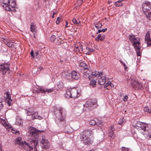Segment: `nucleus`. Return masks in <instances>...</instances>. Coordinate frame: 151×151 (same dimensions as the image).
<instances>
[{
	"mask_svg": "<svg viewBox=\"0 0 151 151\" xmlns=\"http://www.w3.org/2000/svg\"><path fill=\"white\" fill-rule=\"evenodd\" d=\"M22 138L21 137H19L16 138V141L15 142L16 144H19V145L23 146L25 147V148H27L28 146L30 147L29 146V144L26 142L25 141H21Z\"/></svg>",
	"mask_w": 151,
	"mask_h": 151,
	"instance_id": "9",
	"label": "nucleus"
},
{
	"mask_svg": "<svg viewBox=\"0 0 151 151\" xmlns=\"http://www.w3.org/2000/svg\"><path fill=\"white\" fill-rule=\"evenodd\" d=\"M119 62H120V63H122V64H123V63H124L123 62V61H122V60H119Z\"/></svg>",
	"mask_w": 151,
	"mask_h": 151,
	"instance_id": "60",
	"label": "nucleus"
},
{
	"mask_svg": "<svg viewBox=\"0 0 151 151\" xmlns=\"http://www.w3.org/2000/svg\"><path fill=\"white\" fill-rule=\"evenodd\" d=\"M42 131H43L37 130L35 128H33L30 131V133L32 134L33 138L30 144H29L30 147L29 146H28L25 149L29 150L34 149V150L36 151H42L43 148L41 144L40 146L38 144L39 139L38 134Z\"/></svg>",
	"mask_w": 151,
	"mask_h": 151,
	"instance_id": "1",
	"label": "nucleus"
},
{
	"mask_svg": "<svg viewBox=\"0 0 151 151\" xmlns=\"http://www.w3.org/2000/svg\"><path fill=\"white\" fill-rule=\"evenodd\" d=\"M80 77V76L79 73L75 70L71 72V78H72L76 80H77L79 79Z\"/></svg>",
	"mask_w": 151,
	"mask_h": 151,
	"instance_id": "16",
	"label": "nucleus"
},
{
	"mask_svg": "<svg viewBox=\"0 0 151 151\" xmlns=\"http://www.w3.org/2000/svg\"><path fill=\"white\" fill-rule=\"evenodd\" d=\"M2 151V150H1V151Z\"/></svg>",
	"mask_w": 151,
	"mask_h": 151,
	"instance_id": "64",
	"label": "nucleus"
},
{
	"mask_svg": "<svg viewBox=\"0 0 151 151\" xmlns=\"http://www.w3.org/2000/svg\"><path fill=\"white\" fill-rule=\"evenodd\" d=\"M123 64L124 66L125 67V69H126V68H127V67H126L125 64L124 63H123Z\"/></svg>",
	"mask_w": 151,
	"mask_h": 151,
	"instance_id": "57",
	"label": "nucleus"
},
{
	"mask_svg": "<svg viewBox=\"0 0 151 151\" xmlns=\"http://www.w3.org/2000/svg\"><path fill=\"white\" fill-rule=\"evenodd\" d=\"M150 35L149 32H147L145 35V41H147L151 40L150 37Z\"/></svg>",
	"mask_w": 151,
	"mask_h": 151,
	"instance_id": "34",
	"label": "nucleus"
},
{
	"mask_svg": "<svg viewBox=\"0 0 151 151\" xmlns=\"http://www.w3.org/2000/svg\"><path fill=\"white\" fill-rule=\"evenodd\" d=\"M36 33V32H35V33H34V37L35 38H36V35H35V34Z\"/></svg>",
	"mask_w": 151,
	"mask_h": 151,
	"instance_id": "58",
	"label": "nucleus"
},
{
	"mask_svg": "<svg viewBox=\"0 0 151 151\" xmlns=\"http://www.w3.org/2000/svg\"><path fill=\"white\" fill-rule=\"evenodd\" d=\"M134 35H130L129 36V40L131 41V42H132L134 41L133 40V38L134 37Z\"/></svg>",
	"mask_w": 151,
	"mask_h": 151,
	"instance_id": "46",
	"label": "nucleus"
},
{
	"mask_svg": "<svg viewBox=\"0 0 151 151\" xmlns=\"http://www.w3.org/2000/svg\"><path fill=\"white\" fill-rule=\"evenodd\" d=\"M91 81V82L89 83L90 85L92 86L93 87H94L96 86V79H89Z\"/></svg>",
	"mask_w": 151,
	"mask_h": 151,
	"instance_id": "25",
	"label": "nucleus"
},
{
	"mask_svg": "<svg viewBox=\"0 0 151 151\" xmlns=\"http://www.w3.org/2000/svg\"><path fill=\"white\" fill-rule=\"evenodd\" d=\"M6 7L5 9L7 11H11L12 12L14 11L15 10V7H11L9 6H6Z\"/></svg>",
	"mask_w": 151,
	"mask_h": 151,
	"instance_id": "33",
	"label": "nucleus"
},
{
	"mask_svg": "<svg viewBox=\"0 0 151 151\" xmlns=\"http://www.w3.org/2000/svg\"><path fill=\"white\" fill-rule=\"evenodd\" d=\"M109 81L108 83H106L104 85V88H106L107 89L109 90L110 89V88H109Z\"/></svg>",
	"mask_w": 151,
	"mask_h": 151,
	"instance_id": "43",
	"label": "nucleus"
},
{
	"mask_svg": "<svg viewBox=\"0 0 151 151\" xmlns=\"http://www.w3.org/2000/svg\"><path fill=\"white\" fill-rule=\"evenodd\" d=\"M69 26L68 25V23L67 22V21H66V24H65V27H68Z\"/></svg>",
	"mask_w": 151,
	"mask_h": 151,
	"instance_id": "56",
	"label": "nucleus"
},
{
	"mask_svg": "<svg viewBox=\"0 0 151 151\" xmlns=\"http://www.w3.org/2000/svg\"><path fill=\"white\" fill-rule=\"evenodd\" d=\"M102 72H91L87 70L84 72L83 73V77L85 78H88L89 79H96L95 78L98 76H101L103 75Z\"/></svg>",
	"mask_w": 151,
	"mask_h": 151,
	"instance_id": "5",
	"label": "nucleus"
},
{
	"mask_svg": "<svg viewBox=\"0 0 151 151\" xmlns=\"http://www.w3.org/2000/svg\"><path fill=\"white\" fill-rule=\"evenodd\" d=\"M136 126L138 127V129L140 130H142L145 131L146 130V127L142 122H139L136 123Z\"/></svg>",
	"mask_w": 151,
	"mask_h": 151,
	"instance_id": "17",
	"label": "nucleus"
},
{
	"mask_svg": "<svg viewBox=\"0 0 151 151\" xmlns=\"http://www.w3.org/2000/svg\"><path fill=\"white\" fill-rule=\"evenodd\" d=\"M63 109L60 108L59 111V115L56 114L57 116L55 118V121L62 130L61 132L69 133L72 131L71 127L69 125H66L65 118L63 115Z\"/></svg>",
	"mask_w": 151,
	"mask_h": 151,
	"instance_id": "2",
	"label": "nucleus"
},
{
	"mask_svg": "<svg viewBox=\"0 0 151 151\" xmlns=\"http://www.w3.org/2000/svg\"><path fill=\"white\" fill-rule=\"evenodd\" d=\"M131 86L133 88L136 90H142L143 89V86L140 83L137 81L132 83Z\"/></svg>",
	"mask_w": 151,
	"mask_h": 151,
	"instance_id": "10",
	"label": "nucleus"
},
{
	"mask_svg": "<svg viewBox=\"0 0 151 151\" xmlns=\"http://www.w3.org/2000/svg\"><path fill=\"white\" fill-rule=\"evenodd\" d=\"M62 76L63 77L69 79L71 78V71L68 70H65L62 73Z\"/></svg>",
	"mask_w": 151,
	"mask_h": 151,
	"instance_id": "13",
	"label": "nucleus"
},
{
	"mask_svg": "<svg viewBox=\"0 0 151 151\" xmlns=\"http://www.w3.org/2000/svg\"><path fill=\"white\" fill-rule=\"evenodd\" d=\"M106 82V77L104 76H102L99 78L98 81V84L100 85H103Z\"/></svg>",
	"mask_w": 151,
	"mask_h": 151,
	"instance_id": "18",
	"label": "nucleus"
},
{
	"mask_svg": "<svg viewBox=\"0 0 151 151\" xmlns=\"http://www.w3.org/2000/svg\"><path fill=\"white\" fill-rule=\"evenodd\" d=\"M41 144L42 148L47 149L49 147V143L47 139H43L41 141Z\"/></svg>",
	"mask_w": 151,
	"mask_h": 151,
	"instance_id": "14",
	"label": "nucleus"
},
{
	"mask_svg": "<svg viewBox=\"0 0 151 151\" xmlns=\"http://www.w3.org/2000/svg\"><path fill=\"white\" fill-rule=\"evenodd\" d=\"M146 130H145V131L143 130V131L141 132L142 134L145 137H147V132L146 131Z\"/></svg>",
	"mask_w": 151,
	"mask_h": 151,
	"instance_id": "44",
	"label": "nucleus"
},
{
	"mask_svg": "<svg viewBox=\"0 0 151 151\" xmlns=\"http://www.w3.org/2000/svg\"><path fill=\"white\" fill-rule=\"evenodd\" d=\"M86 49L88 50V51L86 53V54L88 55H90L91 52H93L94 51V50H93V49L91 48L86 47Z\"/></svg>",
	"mask_w": 151,
	"mask_h": 151,
	"instance_id": "37",
	"label": "nucleus"
},
{
	"mask_svg": "<svg viewBox=\"0 0 151 151\" xmlns=\"http://www.w3.org/2000/svg\"><path fill=\"white\" fill-rule=\"evenodd\" d=\"M56 14V13L55 12H54L53 13V14H52V17H53V16L54 15V14Z\"/></svg>",
	"mask_w": 151,
	"mask_h": 151,
	"instance_id": "61",
	"label": "nucleus"
},
{
	"mask_svg": "<svg viewBox=\"0 0 151 151\" xmlns=\"http://www.w3.org/2000/svg\"><path fill=\"white\" fill-rule=\"evenodd\" d=\"M109 88H110V89H111L112 87H114V85L110 81H109Z\"/></svg>",
	"mask_w": 151,
	"mask_h": 151,
	"instance_id": "52",
	"label": "nucleus"
},
{
	"mask_svg": "<svg viewBox=\"0 0 151 151\" xmlns=\"http://www.w3.org/2000/svg\"><path fill=\"white\" fill-rule=\"evenodd\" d=\"M105 38V36L104 35L101 36V34H99L95 38V40L97 41H98L99 40L102 41Z\"/></svg>",
	"mask_w": 151,
	"mask_h": 151,
	"instance_id": "22",
	"label": "nucleus"
},
{
	"mask_svg": "<svg viewBox=\"0 0 151 151\" xmlns=\"http://www.w3.org/2000/svg\"><path fill=\"white\" fill-rule=\"evenodd\" d=\"M62 20V19L59 17H58L57 18V20L56 21V22L57 24H59L60 22Z\"/></svg>",
	"mask_w": 151,
	"mask_h": 151,
	"instance_id": "47",
	"label": "nucleus"
},
{
	"mask_svg": "<svg viewBox=\"0 0 151 151\" xmlns=\"http://www.w3.org/2000/svg\"><path fill=\"white\" fill-rule=\"evenodd\" d=\"M80 65L81 67H82V68H81V69H83V72L84 73L85 71H87V70H88V69L87 67V65L85 63L81 62L80 63Z\"/></svg>",
	"mask_w": 151,
	"mask_h": 151,
	"instance_id": "21",
	"label": "nucleus"
},
{
	"mask_svg": "<svg viewBox=\"0 0 151 151\" xmlns=\"http://www.w3.org/2000/svg\"><path fill=\"white\" fill-rule=\"evenodd\" d=\"M75 51H77L78 52H81L83 51V48L82 46L79 47H75V48L74 49Z\"/></svg>",
	"mask_w": 151,
	"mask_h": 151,
	"instance_id": "30",
	"label": "nucleus"
},
{
	"mask_svg": "<svg viewBox=\"0 0 151 151\" xmlns=\"http://www.w3.org/2000/svg\"><path fill=\"white\" fill-rule=\"evenodd\" d=\"M16 6V3L13 0H11L10 3L7 6L15 7Z\"/></svg>",
	"mask_w": 151,
	"mask_h": 151,
	"instance_id": "31",
	"label": "nucleus"
},
{
	"mask_svg": "<svg viewBox=\"0 0 151 151\" xmlns=\"http://www.w3.org/2000/svg\"><path fill=\"white\" fill-rule=\"evenodd\" d=\"M128 99V96H126L124 97L123 99V100L124 101H126L127 100V99Z\"/></svg>",
	"mask_w": 151,
	"mask_h": 151,
	"instance_id": "53",
	"label": "nucleus"
},
{
	"mask_svg": "<svg viewBox=\"0 0 151 151\" xmlns=\"http://www.w3.org/2000/svg\"><path fill=\"white\" fill-rule=\"evenodd\" d=\"M13 42H12H12H8L7 43H6V44H7V46L9 47H12V46L13 45Z\"/></svg>",
	"mask_w": 151,
	"mask_h": 151,
	"instance_id": "49",
	"label": "nucleus"
},
{
	"mask_svg": "<svg viewBox=\"0 0 151 151\" xmlns=\"http://www.w3.org/2000/svg\"><path fill=\"white\" fill-rule=\"evenodd\" d=\"M72 21L74 23L78 25L79 26L80 24V22L78 19H76L75 18H73V19Z\"/></svg>",
	"mask_w": 151,
	"mask_h": 151,
	"instance_id": "35",
	"label": "nucleus"
},
{
	"mask_svg": "<svg viewBox=\"0 0 151 151\" xmlns=\"http://www.w3.org/2000/svg\"><path fill=\"white\" fill-rule=\"evenodd\" d=\"M124 118L123 117H122L119 120L118 122V124L120 125H122V124L124 122Z\"/></svg>",
	"mask_w": 151,
	"mask_h": 151,
	"instance_id": "39",
	"label": "nucleus"
},
{
	"mask_svg": "<svg viewBox=\"0 0 151 151\" xmlns=\"http://www.w3.org/2000/svg\"><path fill=\"white\" fill-rule=\"evenodd\" d=\"M4 94L6 95V96L5 97V101L7 103L8 106H11L12 101V100L11 98L10 94L9 93V92H6L4 93Z\"/></svg>",
	"mask_w": 151,
	"mask_h": 151,
	"instance_id": "15",
	"label": "nucleus"
},
{
	"mask_svg": "<svg viewBox=\"0 0 151 151\" xmlns=\"http://www.w3.org/2000/svg\"><path fill=\"white\" fill-rule=\"evenodd\" d=\"M30 54H31V56L33 58L35 57V56L34 55V51H33V50H31V53H30Z\"/></svg>",
	"mask_w": 151,
	"mask_h": 151,
	"instance_id": "51",
	"label": "nucleus"
},
{
	"mask_svg": "<svg viewBox=\"0 0 151 151\" xmlns=\"http://www.w3.org/2000/svg\"><path fill=\"white\" fill-rule=\"evenodd\" d=\"M89 124L91 125H97L98 126H99L100 125H101V122H97L95 121L94 120H91L89 122Z\"/></svg>",
	"mask_w": 151,
	"mask_h": 151,
	"instance_id": "20",
	"label": "nucleus"
},
{
	"mask_svg": "<svg viewBox=\"0 0 151 151\" xmlns=\"http://www.w3.org/2000/svg\"><path fill=\"white\" fill-rule=\"evenodd\" d=\"M137 38H136L135 35L134 37L133 40L134 41L132 42L133 43V45H134L135 50H136L137 55V56L140 55V48L141 46H140V43L139 41L138 40H137L136 41H135V40H137Z\"/></svg>",
	"mask_w": 151,
	"mask_h": 151,
	"instance_id": "7",
	"label": "nucleus"
},
{
	"mask_svg": "<svg viewBox=\"0 0 151 151\" xmlns=\"http://www.w3.org/2000/svg\"><path fill=\"white\" fill-rule=\"evenodd\" d=\"M56 37L54 35H52L50 38V40L52 42H54L56 39Z\"/></svg>",
	"mask_w": 151,
	"mask_h": 151,
	"instance_id": "45",
	"label": "nucleus"
},
{
	"mask_svg": "<svg viewBox=\"0 0 151 151\" xmlns=\"http://www.w3.org/2000/svg\"><path fill=\"white\" fill-rule=\"evenodd\" d=\"M10 2V0H3V3L4 4L3 6L5 7V9L6 8V6H8Z\"/></svg>",
	"mask_w": 151,
	"mask_h": 151,
	"instance_id": "29",
	"label": "nucleus"
},
{
	"mask_svg": "<svg viewBox=\"0 0 151 151\" xmlns=\"http://www.w3.org/2000/svg\"><path fill=\"white\" fill-rule=\"evenodd\" d=\"M34 113V111H33V110L31 109H28L27 111V113L28 116L31 115L32 116L33 115Z\"/></svg>",
	"mask_w": 151,
	"mask_h": 151,
	"instance_id": "32",
	"label": "nucleus"
},
{
	"mask_svg": "<svg viewBox=\"0 0 151 151\" xmlns=\"http://www.w3.org/2000/svg\"><path fill=\"white\" fill-rule=\"evenodd\" d=\"M9 64L8 63H4L0 65V71H1L4 75L6 74V72L9 74Z\"/></svg>",
	"mask_w": 151,
	"mask_h": 151,
	"instance_id": "8",
	"label": "nucleus"
},
{
	"mask_svg": "<svg viewBox=\"0 0 151 151\" xmlns=\"http://www.w3.org/2000/svg\"><path fill=\"white\" fill-rule=\"evenodd\" d=\"M100 133L101 135H99L98 137V140L100 142L104 140V133L102 131L100 130Z\"/></svg>",
	"mask_w": 151,
	"mask_h": 151,
	"instance_id": "23",
	"label": "nucleus"
},
{
	"mask_svg": "<svg viewBox=\"0 0 151 151\" xmlns=\"http://www.w3.org/2000/svg\"><path fill=\"white\" fill-rule=\"evenodd\" d=\"M121 151H131V150L129 148L123 147L122 148Z\"/></svg>",
	"mask_w": 151,
	"mask_h": 151,
	"instance_id": "41",
	"label": "nucleus"
},
{
	"mask_svg": "<svg viewBox=\"0 0 151 151\" xmlns=\"http://www.w3.org/2000/svg\"><path fill=\"white\" fill-rule=\"evenodd\" d=\"M94 25L97 29L101 28L102 26V23H100L99 22H95V23H94Z\"/></svg>",
	"mask_w": 151,
	"mask_h": 151,
	"instance_id": "28",
	"label": "nucleus"
},
{
	"mask_svg": "<svg viewBox=\"0 0 151 151\" xmlns=\"http://www.w3.org/2000/svg\"><path fill=\"white\" fill-rule=\"evenodd\" d=\"M142 9L144 14L147 19L151 20V3L150 2H145L142 4Z\"/></svg>",
	"mask_w": 151,
	"mask_h": 151,
	"instance_id": "4",
	"label": "nucleus"
},
{
	"mask_svg": "<svg viewBox=\"0 0 151 151\" xmlns=\"http://www.w3.org/2000/svg\"><path fill=\"white\" fill-rule=\"evenodd\" d=\"M65 96L67 98H72L70 89L66 91V93L65 94Z\"/></svg>",
	"mask_w": 151,
	"mask_h": 151,
	"instance_id": "26",
	"label": "nucleus"
},
{
	"mask_svg": "<svg viewBox=\"0 0 151 151\" xmlns=\"http://www.w3.org/2000/svg\"><path fill=\"white\" fill-rule=\"evenodd\" d=\"M147 43L148 46H151V40L147 41Z\"/></svg>",
	"mask_w": 151,
	"mask_h": 151,
	"instance_id": "50",
	"label": "nucleus"
},
{
	"mask_svg": "<svg viewBox=\"0 0 151 151\" xmlns=\"http://www.w3.org/2000/svg\"><path fill=\"white\" fill-rule=\"evenodd\" d=\"M70 90L72 98L75 99L78 98L80 96V93L78 92L77 88H74L72 89H70Z\"/></svg>",
	"mask_w": 151,
	"mask_h": 151,
	"instance_id": "12",
	"label": "nucleus"
},
{
	"mask_svg": "<svg viewBox=\"0 0 151 151\" xmlns=\"http://www.w3.org/2000/svg\"><path fill=\"white\" fill-rule=\"evenodd\" d=\"M84 106V107L91 110L97 107V101L94 100L89 99L86 102Z\"/></svg>",
	"mask_w": 151,
	"mask_h": 151,
	"instance_id": "6",
	"label": "nucleus"
},
{
	"mask_svg": "<svg viewBox=\"0 0 151 151\" xmlns=\"http://www.w3.org/2000/svg\"><path fill=\"white\" fill-rule=\"evenodd\" d=\"M42 67H39V69H40V70H41L42 69Z\"/></svg>",
	"mask_w": 151,
	"mask_h": 151,
	"instance_id": "59",
	"label": "nucleus"
},
{
	"mask_svg": "<svg viewBox=\"0 0 151 151\" xmlns=\"http://www.w3.org/2000/svg\"><path fill=\"white\" fill-rule=\"evenodd\" d=\"M3 105L2 103V99L0 97V109L3 108Z\"/></svg>",
	"mask_w": 151,
	"mask_h": 151,
	"instance_id": "48",
	"label": "nucleus"
},
{
	"mask_svg": "<svg viewBox=\"0 0 151 151\" xmlns=\"http://www.w3.org/2000/svg\"><path fill=\"white\" fill-rule=\"evenodd\" d=\"M16 124L17 125H21L23 124L22 120L21 119H17Z\"/></svg>",
	"mask_w": 151,
	"mask_h": 151,
	"instance_id": "36",
	"label": "nucleus"
},
{
	"mask_svg": "<svg viewBox=\"0 0 151 151\" xmlns=\"http://www.w3.org/2000/svg\"><path fill=\"white\" fill-rule=\"evenodd\" d=\"M36 27V25L33 23H32L30 27V31L32 32L33 33L34 32H35Z\"/></svg>",
	"mask_w": 151,
	"mask_h": 151,
	"instance_id": "27",
	"label": "nucleus"
},
{
	"mask_svg": "<svg viewBox=\"0 0 151 151\" xmlns=\"http://www.w3.org/2000/svg\"><path fill=\"white\" fill-rule=\"evenodd\" d=\"M92 37H95V36H94V35H93L92 36Z\"/></svg>",
	"mask_w": 151,
	"mask_h": 151,
	"instance_id": "62",
	"label": "nucleus"
},
{
	"mask_svg": "<svg viewBox=\"0 0 151 151\" xmlns=\"http://www.w3.org/2000/svg\"><path fill=\"white\" fill-rule=\"evenodd\" d=\"M115 129L114 128V126H111V129L109 132V137H111L113 139L115 137V134H114V130Z\"/></svg>",
	"mask_w": 151,
	"mask_h": 151,
	"instance_id": "19",
	"label": "nucleus"
},
{
	"mask_svg": "<svg viewBox=\"0 0 151 151\" xmlns=\"http://www.w3.org/2000/svg\"><path fill=\"white\" fill-rule=\"evenodd\" d=\"M82 2H83V1L82 0H81L79 1L78 2V4H80L79 5H81V4H82Z\"/></svg>",
	"mask_w": 151,
	"mask_h": 151,
	"instance_id": "55",
	"label": "nucleus"
},
{
	"mask_svg": "<svg viewBox=\"0 0 151 151\" xmlns=\"http://www.w3.org/2000/svg\"><path fill=\"white\" fill-rule=\"evenodd\" d=\"M32 118L33 119H38L39 120H41L42 118L41 116L38 115L37 113L35 112L32 116Z\"/></svg>",
	"mask_w": 151,
	"mask_h": 151,
	"instance_id": "24",
	"label": "nucleus"
},
{
	"mask_svg": "<svg viewBox=\"0 0 151 151\" xmlns=\"http://www.w3.org/2000/svg\"><path fill=\"white\" fill-rule=\"evenodd\" d=\"M150 137L151 138V135L150 136Z\"/></svg>",
	"mask_w": 151,
	"mask_h": 151,
	"instance_id": "63",
	"label": "nucleus"
},
{
	"mask_svg": "<svg viewBox=\"0 0 151 151\" xmlns=\"http://www.w3.org/2000/svg\"><path fill=\"white\" fill-rule=\"evenodd\" d=\"M92 134V131L86 129L83 131L80 136V138L83 143L89 145L93 143V140L91 134Z\"/></svg>",
	"mask_w": 151,
	"mask_h": 151,
	"instance_id": "3",
	"label": "nucleus"
},
{
	"mask_svg": "<svg viewBox=\"0 0 151 151\" xmlns=\"http://www.w3.org/2000/svg\"><path fill=\"white\" fill-rule=\"evenodd\" d=\"M107 30V28H105V29H99L98 30V32H97V34L101 32H104L106 31Z\"/></svg>",
	"mask_w": 151,
	"mask_h": 151,
	"instance_id": "42",
	"label": "nucleus"
},
{
	"mask_svg": "<svg viewBox=\"0 0 151 151\" xmlns=\"http://www.w3.org/2000/svg\"><path fill=\"white\" fill-rule=\"evenodd\" d=\"M38 51L36 52L35 53V55L36 56H38V57H39V56H38Z\"/></svg>",
	"mask_w": 151,
	"mask_h": 151,
	"instance_id": "54",
	"label": "nucleus"
},
{
	"mask_svg": "<svg viewBox=\"0 0 151 151\" xmlns=\"http://www.w3.org/2000/svg\"><path fill=\"white\" fill-rule=\"evenodd\" d=\"M144 111L147 113H151V110L149 109L148 107H145L144 108Z\"/></svg>",
	"mask_w": 151,
	"mask_h": 151,
	"instance_id": "40",
	"label": "nucleus"
},
{
	"mask_svg": "<svg viewBox=\"0 0 151 151\" xmlns=\"http://www.w3.org/2000/svg\"><path fill=\"white\" fill-rule=\"evenodd\" d=\"M54 89L53 88L50 89L48 88H38L37 90L35 91L36 93H50L53 92L54 91Z\"/></svg>",
	"mask_w": 151,
	"mask_h": 151,
	"instance_id": "11",
	"label": "nucleus"
},
{
	"mask_svg": "<svg viewBox=\"0 0 151 151\" xmlns=\"http://www.w3.org/2000/svg\"><path fill=\"white\" fill-rule=\"evenodd\" d=\"M123 4L122 2L116 1L115 3V5L116 7L122 6L123 5Z\"/></svg>",
	"mask_w": 151,
	"mask_h": 151,
	"instance_id": "38",
	"label": "nucleus"
}]
</instances>
